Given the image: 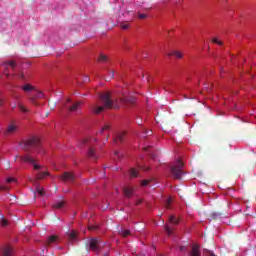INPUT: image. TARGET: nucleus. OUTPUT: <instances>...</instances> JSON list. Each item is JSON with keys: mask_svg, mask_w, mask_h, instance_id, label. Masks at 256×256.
<instances>
[{"mask_svg": "<svg viewBox=\"0 0 256 256\" xmlns=\"http://www.w3.org/2000/svg\"><path fill=\"white\" fill-rule=\"evenodd\" d=\"M151 180H143L142 181V186L143 187H147V185H149V182H150Z\"/></svg>", "mask_w": 256, "mask_h": 256, "instance_id": "37", "label": "nucleus"}, {"mask_svg": "<svg viewBox=\"0 0 256 256\" xmlns=\"http://www.w3.org/2000/svg\"><path fill=\"white\" fill-rule=\"evenodd\" d=\"M0 191H9V187L0 185Z\"/></svg>", "mask_w": 256, "mask_h": 256, "instance_id": "36", "label": "nucleus"}, {"mask_svg": "<svg viewBox=\"0 0 256 256\" xmlns=\"http://www.w3.org/2000/svg\"><path fill=\"white\" fill-rule=\"evenodd\" d=\"M120 103H125L126 105H133L135 103V97L129 96L120 99Z\"/></svg>", "mask_w": 256, "mask_h": 256, "instance_id": "13", "label": "nucleus"}, {"mask_svg": "<svg viewBox=\"0 0 256 256\" xmlns=\"http://www.w3.org/2000/svg\"><path fill=\"white\" fill-rule=\"evenodd\" d=\"M149 148H144V151H147Z\"/></svg>", "mask_w": 256, "mask_h": 256, "instance_id": "55", "label": "nucleus"}, {"mask_svg": "<svg viewBox=\"0 0 256 256\" xmlns=\"http://www.w3.org/2000/svg\"><path fill=\"white\" fill-rule=\"evenodd\" d=\"M5 67H11L12 69H15V62L14 61L6 62Z\"/></svg>", "mask_w": 256, "mask_h": 256, "instance_id": "28", "label": "nucleus"}, {"mask_svg": "<svg viewBox=\"0 0 256 256\" xmlns=\"http://www.w3.org/2000/svg\"><path fill=\"white\" fill-rule=\"evenodd\" d=\"M171 173L174 179H181V175H183V162L178 160L176 165L171 167Z\"/></svg>", "mask_w": 256, "mask_h": 256, "instance_id": "3", "label": "nucleus"}, {"mask_svg": "<svg viewBox=\"0 0 256 256\" xmlns=\"http://www.w3.org/2000/svg\"><path fill=\"white\" fill-rule=\"evenodd\" d=\"M138 17H139L140 19H147V14L138 13Z\"/></svg>", "mask_w": 256, "mask_h": 256, "instance_id": "38", "label": "nucleus"}, {"mask_svg": "<svg viewBox=\"0 0 256 256\" xmlns=\"http://www.w3.org/2000/svg\"><path fill=\"white\" fill-rule=\"evenodd\" d=\"M180 251H185V246L180 247Z\"/></svg>", "mask_w": 256, "mask_h": 256, "instance_id": "44", "label": "nucleus"}, {"mask_svg": "<svg viewBox=\"0 0 256 256\" xmlns=\"http://www.w3.org/2000/svg\"><path fill=\"white\" fill-rule=\"evenodd\" d=\"M171 55H174L178 59H182L183 58V54H181V52H179V51H174L173 53L168 54V57H171Z\"/></svg>", "mask_w": 256, "mask_h": 256, "instance_id": "23", "label": "nucleus"}, {"mask_svg": "<svg viewBox=\"0 0 256 256\" xmlns=\"http://www.w3.org/2000/svg\"><path fill=\"white\" fill-rule=\"evenodd\" d=\"M164 229H165L167 235H169V236H170V235H173V227H172V226L166 225V226L164 227Z\"/></svg>", "mask_w": 256, "mask_h": 256, "instance_id": "24", "label": "nucleus"}, {"mask_svg": "<svg viewBox=\"0 0 256 256\" xmlns=\"http://www.w3.org/2000/svg\"><path fill=\"white\" fill-rule=\"evenodd\" d=\"M81 105H83V102L78 101V102L72 104L70 107H67L68 113H73V112L77 111L81 107Z\"/></svg>", "mask_w": 256, "mask_h": 256, "instance_id": "11", "label": "nucleus"}, {"mask_svg": "<svg viewBox=\"0 0 256 256\" xmlns=\"http://www.w3.org/2000/svg\"><path fill=\"white\" fill-rule=\"evenodd\" d=\"M149 135H152V132L147 129H144V137H147Z\"/></svg>", "mask_w": 256, "mask_h": 256, "instance_id": "35", "label": "nucleus"}, {"mask_svg": "<svg viewBox=\"0 0 256 256\" xmlns=\"http://www.w3.org/2000/svg\"><path fill=\"white\" fill-rule=\"evenodd\" d=\"M137 205H141V200H139V201L137 202Z\"/></svg>", "mask_w": 256, "mask_h": 256, "instance_id": "49", "label": "nucleus"}, {"mask_svg": "<svg viewBox=\"0 0 256 256\" xmlns=\"http://www.w3.org/2000/svg\"><path fill=\"white\" fill-rule=\"evenodd\" d=\"M43 97H45V94H43V92H41V91H38L36 95L31 96L29 98V101H30V103H32V105L39 107V102H37V99H43Z\"/></svg>", "mask_w": 256, "mask_h": 256, "instance_id": "7", "label": "nucleus"}, {"mask_svg": "<svg viewBox=\"0 0 256 256\" xmlns=\"http://www.w3.org/2000/svg\"><path fill=\"white\" fill-rule=\"evenodd\" d=\"M6 183H8V184H9V183H17V179L11 178V177H10V178H7V179H6Z\"/></svg>", "mask_w": 256, "mask_h": 256, "instance_id": "31", "label": "nucleus"}, {"mask_svg": "<svg viewBox=\"0 0 256 256\" xmlns=\"http://www.w3.org/2000/svg\"><path fill=\"white\" fill-rule=\"evenodd\" d=\"M97 63H101L102 65H109L111 63V58L107 54L100 53L97 58Z\"/></svg>", "mask_w": 256, "mask_h": 256, "instance_id": "6", "label": "nucleus"}, {"mask_svg": "<svg viewBox=\"0 0 256 256\" xmlns=\"http://www.w3.org/2000/svg\"><path fill=\"white\" fill-rule=\"evenodd\" d=\"M84 81H85V83H87V81H89V78L86 77V78L84 79Z\"/></svg>", "mask_w": 256, "mask_h": 256, "instance_id": "47", "label": "nucleus"}, {"mask_svg": "<svg viewBox=\"0 0 256 256\" xmlns=\"http://www.w3.org/2000/svg\"><path fill=\"white\" fill-rule=\"evenodd\" d=\"M139 176V171L135 168L130 169V177H138Z\"/></svg>", "mask_w": 256, "mask_h": 256, "instance_id": "25", "label": "nucleus"}, {"mask_svg": "<svg viewBox=\"0 0 256 256\" xmlns=\"http://www.w3.org/2000/svg\"><path fill=\"white\" fill-rule=\"evenodd\" d=\"M1 256H13V248L11 246H5L0 251Z\"/></svg>", "mask_w": 256, "mask_h": 256, "instance_id": "10", "label": "nucleus"}, {"mask_svg": "<svg viewBox=\"0 0 256 256\" xmlns=\"http://www.w3.org/2000/svg\"><path fill=\"white\" fill-rule=\"evenodd\" d=\"M68 239L70 241H75L77 239V231L72 230L71 232L68 233Z\"/></svg>", "mask_w": 256, "mask_h": 256, "instance_id": "19", "label": "nucleus"}, {"mask_svg": "<svg viewBox=\"0 0 256 256\" xmlns=\"http://www.w3.org/2000/svg\"><path fill=\"white\" fill-rule=\"evenodd\" d=\"M22 90H24L25 93H31V91H35V87L31 86V84H25L22 86Z\"/></svg>", "mask_w": 256, "mask_h": 256, "instance_id": "18", "label": "nucleus"}, {"mask_svg": "<svg viewBox=\"0 0 256 256\" xmlns=\"http://www.w3.org/2000/svg\"><path fill=\"white\" fill-rule=\"evenodd\" d=\"M87 157L88 159H97V154L95 152V148L91 147L88 149V152H87Z\"/></svg>", "mask_w": 256, "mask_h": 256, "instance_id": "14", "label": "nucleus"}, {"mask_svg": "<svg viewBox=\"0 0 256 256\" xmlns=\"http://www.w3.org/2000/svg\"><path fill=\"white\" fill-rule=\"evenodd\" d=\"M63 207H65V201H63V200L56 201L53 204L54 209H63Z\"/></svg>", "mask_w": 256, "mask_h": 256, "instance_id": "16", "label": "nucleus"}, {"mask_svg": "<svg viewBox=\"0 0 256 256\" xmlns=\"http://www.w3.org/2000/svg\"><path fill=\"white\" fill-rule=\"evenodd\" d=\"M65 107H67V104H64Z\"/></svg>", "mask_w": 256, "mask_h": 256, "instance_id": "56", "label": "nucleus"}, {"mask_svg": "<svg viewBox=\"0 0 256 256\" xmlns=\"http://www.w3.org/2000/svg\"><path fill=\"white\" fill-rule=\"evenodd\" d=\"M47 172H39L37 174V179H45V177H47Z\"/></svg>", "mask_w": 256, "mask_h": 256, "instance_id": "27", "label": "nucleus"}, {"mask_svg": "<svg viewBox=\"0 0 256 256\" xmlns=\"http://www.w3.org/2000/svg\"><path fill=\"white\" fill-rule=\"evenodd\" d=\"M133 191H134L133 187H125L124 188L125 197L127 198L131 197L133 195Z\"/></svg>", "mask_w": 256, "mask_h": 256, "instance_id": "17", "label": "nucleus"}, {"mask_svg": "<svg viewBox=\"0 0 256 256\" xmlns=\"http://www.w3.org/2000/svg\"><path fill=\"white\" fill-rule=\"evenodd\" d=\"M138 125H141V121H138Z\"/></svg>", "mask_w": 256, "mask_h": 256, "instance_id": "53", "label": "nucleus"}, {"mask_svg": "<svg viewBox=\"0 0 256 256\" xmlns=\"http://www.w3.org/2000/svg\"><path fill=\"white\" fill-rule=\"evenodd\" d=\"M99 97L102 106L97 107V113H101L105 109H119V99L111 98V92H102Z\"/></svg>", "mask_w": 256, "mask_h": 256, "instance_id": "2", "label": "nucleus"}, {"mask_svg": "<svg viewBox=\"0 0 256 256\" xmlns=\"http://www.w3.org/2000/svg\"><path fill=\"white\" fill-rule=\"evenodd\" d=\"M140 169H144V171H147L149 168H144L143 166H140Z\"/></svg>", "mask_w": 256, "mask_h": 256, "instance_id": "46", "label": "nucleus"}, {"mask_svg": "<svg viewBox=\"0 0 256 256\" xmlns=\"http://www.w3.org/2000/svg\"><path fill=\"white\" fill-rule=\"evenodd\" d=\"M1 225H2V227H7V225H9V222H7L6 219H2L1 220Z\"/></svg>", "mask_w": 256, "mask_h": 256, "instance_id": "34", "label": "nucleus"}, {"mask_svg": "<svg viewBox=\"0 0 256 256\" xmlns=\"http://www.w3.org/2000/svg\"><path fill=\"white\" fill-rule=\"evenodd\" d=\"M55 105H56V104L53 105L52 109H55Z\"/></svg>", "mask_w": 256, "mask_h": 256, "instance_id": "52", "label": "nucleus"}, {"mask_svg": "<svg viewBox=\"0 0 256 256\" xmlns=\"http://www.w3.org/2000/svg\"><path fill=\"white\" fill-rule=\"evenodd\" d=\"M138 125H141V121H138Z\"/></svg>", "mask_w": 256, "mask_h": 256, "instance_id": "54", "label": "nucleus"}, {"mask_svg": "<svg viewBox=\"0 0 256 256\" xmlns=\"http://www.w3.org/2000/svg\"><path fill=\"white\" fill-rule=\"evenodd\" d=\"M119 235H121L122 237H129V235H131V231L129 230H125V229H120L118 231Z\"/></svg>", "mask_w": 256, "mask_h": 256, "instance_id": "20", "label": "nucleus"}, {"mask_svg": "<svg viewBox=\"0 0 256 256\" xmlns=\"http://www.w3.org/2000/svg\"><path fill=\"white\" fill-rule=\"evenodd\" d=\"M204 255L205 256H215V253H213L211 250L204 249Z\"/></svg>", "mask_w": 256, "mask_h": 256, "instance_id": "29", "label": "nucleus"}, {"mask_svg": "<svg viewBox=\"0 0 256 256\" xmlns=\"http://www.w3.org/2000/svg\"><path fill=\"white\" fill-rule=\"evenodd\" d=\"M66 103H71V99L67 98Z\"/></svg>", "mask_w": 256, "mask_h": 256, "instance_id": "45", "label": "nucleus"}, {"mask_svg": "<svg viewBox=\"0 0 256 256\" xmlns=\"http://www.w3.org/2000/svg\"><path fill=\"white\" fill-rule=\"evenodd\" d=\"M37 193H38V195H45V192H44V189L43 188H37Z\"/></svg>", "mask_w": 256, "mask_h": 256, "instance_id": "32", "label": "nucleus"}, {"mask_svg": "<svg viewBox=\"0 0 256 256\" xmlns=\"http://www.w3.org/2000/svg\"><path fill=\"white\" fill-rule=\"evenodd\" d=\"M111 77H115V72H112V73H111Z\"/></svg>", "mask_w": 256, "mask_h": 256, "instance_id": "48", "label": "nucleus"}, {"mask_svg": "<svg viewBox=\"0 0 256 256\" xmlns=\"http://www.w3.org/2000/svg\"><path fill=\"white\" fill-rule=\"evenodd\" d=\"M19 77H20L21 79H23V74H20Z\"/></svg>", "mask_w": 256, "mask_h": 256, "instance_id": "50", "label": "nucleus"}, {"mask_svg": "<svg viewBox=\"0 0 256 256\" xmlns=\"http://www.w3.org/2000/svg\"><path fill=\"white\" fill-rule=\"evenodd\" d=\"M169 223L170 225H179V219L175 216H170Z\"/></svg>", "mask_w": 256, "mask_h": 256, "instance_id": "21", "label": "nucleus"}, {"mask_svg": "<svg viewBox=\"0 0 256 256\" xmlns=\"http://www.w3.org/2000/svg\"><path fill=\"white\" fill-rule=\"evenodd\" d=\"M212 43H216V45H223V42L219 41L217 38H213Z\"/></svg>", "mask_w": 256, "mask_h": 256, "instance_id": "33", "label": "nucleus"}, {"mask_svg": "<svg viewBox=\"0 0 256 256\" xmlns=\"http://www.w3.org/2000/svg\"><path fill=\"white\" fill-rule=\"evenodd\" d=\"M92 113H94V115H97V106L92 107Z\"/></svg>", "mask_w": 256, "mask_h": 256, "instance_id": "41", "label": "nucleus"}, {"mask_svg": "<svg viewBox=\"0 0 256 256\" xmlns=\"http://www.w3.org/2000/svg\"><path fill=\"white\" fill-rule=\"evenodd\" d=\"M171 203H173V199L172 198H168L165 202V207L167 209H171Z\"/></svg>", "mask_w": 256, "mask_h": 256, "instance_id": "26", "label": "nucleus"}, {"mask_svg": "<svg viewBox=\"0 0 256 256\" xmlns=\"http://www.w3.org/2000/svg\"><path fill=\"white\" fill-rule=\"evenodd\" d=\"M0 105H3V102L0 100Z\"/></svg>", "mask_w": 256, "mask_h": 256, "instance_id": "51", "label": "nucleus"}, {"mask_svg": "<svg viewBox=\"0 0 256 256\" xmlns=\"http://www.w3.org/2000/svg\"><path fill=\"white\" fill-rule=\"evenodd\" d=\"M108 129H109V125L104 126V127L102 128V133H103V131H107Z\"/></svg>", "mask_w": 256, "mask_h": 256, "instance_id": "43", "label": "nucleus"}, {"mask_svg": "<svg viewBox=\"0 0 256 256\" xmlns=\"http://www.w3.org/2000/svg\"><path fill=\"white\" fill-rule=\"evenodd\" d=\"M211 219H221V214L213 213V214H211Z\"/></svg>", "mask_w": 256, "mask_h": 256, "instance_id": "30", "label": "nucleus"}, {"mask_svg": "<svg viewBox=\"0 0 256 256\" xmlns=\"http://www.w3.org/2000/svg\"><path fill=\"white\" fill-rule=\"evenodd\" d=\"M115 157H117L118 159H121V153H119V151L115 152Z\"/></svg>", "mask_w": 256, "mask_h": 256, "instance_id": "42", "label": "nucleus"}, {"mask_svg": "<svg viewBox=\"0 0 256 256\" xmlns=\"http://www.w3.org/2000/svg\"><path fill=\"white\" fill-rule=\"evenodd\" d=\"M86 246L88 247V249H90L91 251H97V238H90L87 243Z\"/></svg>", "mask_w": 256, "mask_h": 256, "instance_id": "8", "label": "nucleus"}, {"mask_svg": "<svg viewBox=\"0 0 256 256\" xmlns=\"http://www.w3.org/2000/svg\"><path fill=\"white\" fill-rule=\"evenodd\" d=\"M190 256H201V252L199 251V246L197 245L192 246Z\"/></svg>", "mask_w": 256, "mask_h": 256, "instance_id": "15", "label": "nucleus"}, {"mask_svg": "<svg viewBox=\"0 0 256 256\" xmlns=\"http://www.w3.org/2000/svg\"><path fill=\"white\" fill-rule=\"evenodd\" d=\"M21 147L23 151L29 152L28 154H25L24 156H21L20 159L24 161L25 163H30V165L34 166L35 171H39L41 169V166L37 163V159L33 156V149H36L38 153H43L41 149V142L39 141V138H31L29 140H26L21 144Z\"/></svg>", "mask_w": 256, "mask_h": 256, "instance_id": "1", "label": "nucleus"}, {"mask_svg": "<svg viewBox=\"0 0 256 256\" xmlns=\"http://www.w3.org/2000/svg\"><path fill=\"white\" fill-rule=\"evenodd\" d=\"M58 239H59L58 236H55V235L49 236L46 241V247H51V245H54V243H57Z\"/></svg>", "mask_w": 256, "mask_h": 256, "instance_id": "12", "label": "nucleus"}, {"mask_svg": "<svg viewBox=\"0 0 256 256\" xmlns=\"http://www.w3.org/2000/svg\"><path fill=\"white\" fill-rule=\"evenodd\" d=\"M18 108L22 113H29V109L25 107L21 102L18 103Z\"/></svg>", "mask_w": 256, "mask_h": 256, "instance_id": "22", "label": "nucleus"}, {"mask_svg": "<svg viewBox=\"0 0 256 256\" xmlns=\"http://www.w3.org/2000/svg\"><path fill=\"white\" fill-rule=\"evenodd\" d=\"M17 131V125L15 124H9L6 128V130L4 131V135H13V133H15Z\"/></svg>", "mask_w": 256, "mask_h": 256, "instance_id": "9", "label": "nucleus"}, {"mask_svg": "<svg viewBox=\"0 0 256 256\" xmlns=\"http://www.w3.org/2000/svg\"><path fill=\"white\" fill-rule=\"evenodd\" d=\"M121 29H127L129 27V24L124 23L120 25Z\"/></svg>", "mask_w": 256, "mask_h": 256, "instance_id": "40", "label": "nucleus"}, {"mask_svg": "<svg viewBox=\"0 0 256 256\" xmlns=\"http://www.w3.org/2000/svg\"><path fill=\"white\" fill-rule=\"evenodd\" d=\"M125 137H127V132L125 131L115 132L113 136L114 143H116V145H120V143H123V141H125Z\"/></svg>", "mask_w": 256, "mask_h": 256, "instance_id": "4", "label": "nucleus"}, {"mask_svg": "<svg viewBox=\"0 0 256 256\" xmlns=\"http://www.w3.org/2000/svg\"><path fill=\"white\" fill-rule=\"evenodd\" d=\"M60 179L64 183H73L75 181V174H73V172H64L60 176Z\"/></svg>", "mask_w": 256, "mask_h": 256, "instance_id": "5", "label": "nucleus"}, {"mask_svg": "<svg viewBox=\"0 0 256 256\" xmlns=\"http://www.w3.org/2000/svg\"><path fill=\"white\" fill-rule=\"evenodd\" d=\"M95 229H97V226H88V231H95Z\"/></svg>", "mask_w": 256, "mask_h": 256, "instance_id": "39", "label": "nucleus"}]
</instances>
